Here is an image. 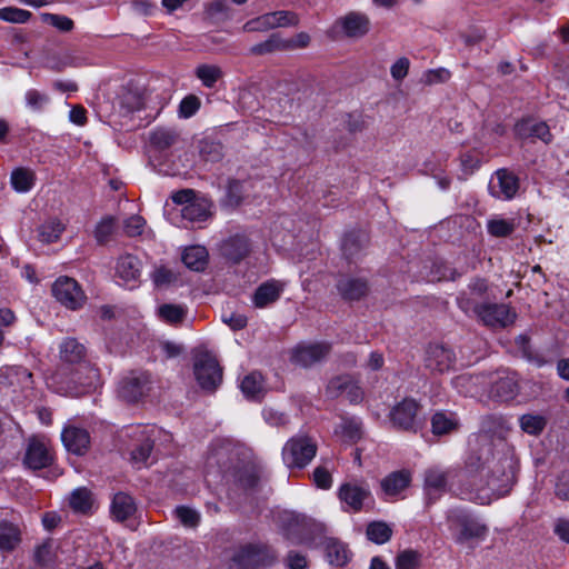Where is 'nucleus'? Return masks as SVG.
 I'll return each mask as SVG.
<instances>
[{
    "label": "nucleus",
    "mask_w": 569,
    "mask_h": 569,
    "mask_svg": "<svg viewBox=\"0 0 569 569\" xmlns=\"http://www.w3.org/2000/svg\"><path fill=\"white\" fill-rule=\"evenodd\" d=\"M517 228L513 219L495 218L487 223L489 234L496 238H505L510 236Z\"/></svg>",
    "instance_id": "nucleus-44"
},
{
    "label": "nucleus",
    "mask_w": 569,
    "mask_h": 569,
    "mask_svg": "<svg viewBox=\"0 0 569 569\" xmlns=\"http://www.w3.org/2000/svg\"><path fill=\"white\" fill-rule=\"evenodd\" d=\"M477 320L490 329H503L516 321V311L507 303L488 302L475 315Z\"/></svg>",
    "instance_id": "nucleus-10"
},
{
    "label": "nucleus",
    "mask_w": 569,
    "mask_h": 569,
    "mask_svg": "<svg viewBox=\"0 0 569 569\" xmlns=\"http://www.w3.org/2000/svg\"><path fill=\"white\" fill-rule=\"evenodd\" d=\"M240 388L247 398L259 399L264 392L262 375L257 371L248 373L241 380Z\"/></svg>",
    "instance_id": "nucleus-34"
},
{
    "label": "nucleus",
    "mask_w": 569,
    "mask_h": 569,
    "mask_svg": "<svg viewBox=\"0 0 569 569\" xmlns=\"http://www.w3.org/2000/svg\"><path fill=\"white\" fill-rule=\"evenodd\" d=\"M244 198L243 182L237 179H229L223 204L229 208L239 207Z\"/></svg>",
    "instance_id": "nucleus-43"
},
{
    "label": "nucleus",
    "mask_w": 569,
    "mask_h": 569,
    "mask_svg": "<svg viewBox=\"0 0 569 569\" xmlns=\"http://www.w3.org/2000/svg\"><path fill=\"white\" fill-rule=\"evenodd\" d=\"M480 428L487 435H500L506 429V421L501 416L487 415L482 417Z\"/></svg>",
    "instance_id": "nucleus-55"
},
{
    "label": "nucleus",
    "mask_w": 569,
    "mask_h": 569,
    "mask_svg": "<svg viewBox=\"0 0 569 569\" xmlns=\"http://www.w3.org/2000/svg\"><path fill=\"white\" fill-rule=\"evenodd\" d=\"M299 16L296 12L279 10L247 21L242 29L246 32H266L276 28L296 27L299 24Z\"/></svg>",
    "instance_id": "nucleus-8"
},
{
    "label": "nucleus",
    "mask_w": 569,
    "mask_h": 569,
    "mask_svg": "<svg viewBox=\"0 0 569 569\" xmlns=\"http://www.w3.org/2000/svg\"><path fill=\"white\" fill-rule=\"evenodd\" d=\"M366 535L370 541L382 545L391 539L392 529L383 521H372L367 526Z\"/></svg>",
    "instance_id": "nucleus-39"
},
{
    "label": "nucleus",
    "mask_w": 569,
    "mask_h": 569,
    "mask_svg": "<svg viewBox=\"0 0 569 569\" xmlns=\"http://www.w3.org/2000/svg\"><path fill=\"white\" fill-rule=\"evenodd\" d=\"M117 273L126 281L138 279L140 276L139 259L130 253L121 256L117 263Z\"/></svg>",
    "instance_id": "nucleus-33"
},
{
    "label": "nucleus",
    "mask_w": 569,
    "mask_h": 569,
    "mask_svg": "<svg viewBox=\"0 0 569 569\" xmlns=\"http://www.w3.org/2000/svg\"><path fill=\"white\" fill-rule=\"evenodd\" d=\"M86 347L74 338H67L60 346V358L67 366H79L86 362Z\"/></svg>",
    "instance_id": "nucleus-28"
},
{
    "label": "nucleus",
    "mask_w": 569,
    "mask_h": 569,
    "mask_svg": "<svg viewBox=\"0 0 569 569\" xmlns=\"http://www.w3.org/2000/svg\"><path fill=\"white\" fill-rule=\"evenodd\" d=\"M200 108V100L196 96H187L179 106V114L182 118L192 117Z\"/></svg>",
    "instance_id": "nucleus-61"
},
{
    "label": "nucleus",
    "mask_w": 569,
    "mask_h": 569,
    "mask_svg": "<svg viewBox=\"0 0 569 569\" xmlns=\"http://www.w3.org/2000/svg\"><path fill=\"white\" fill-rule=\"evenodd\" d=\"M52 382L57 392L70 397H81L97 388L99 372L89 362L74 367L62 366L52 376Z\"/></svg>",
    "instance_id": "nucleus-1"
},
{
    "label": "nucleus",
    "mask_w": 569,
    "mask_h": 569,
    "mask_svg": "<svg viewBox=\"0 0 569 569\" xmlns=\"http://www.w3.org/2000/svg\"><path fill=\"white\" fill-rule=\"evenodd\" d=\"M331 349V343L326 341L299 345L292 351L291 361L297 366L309 368L326 359Z\"/></svg>",
    "instance_id": "nucleus-13"
},
{
    "label": "nucleus",
    "mask_w": 569,
    "mask_h": 569,
    "mask_svg": "<svg viewBox=\"0 0 569 569\" xmlns=\"http://www.w3.org/2000/svg\"><path fill=\"white\" fill-rule=\"evenodd\" d=\"M410 482L411 473L408 470H399L385 477L380 486L386 496L395 497L407 489Z\"/></svg>",
    "instance_id": "nucleus-27"
},
{
    "label": "nucleus",
    "mask_w": 569,
    "mask_h": 569,
    "mask_svg": "<svg viewBox=\"0 0 569 569\" xmlns=\"http://www.w3.org/2000/svg\"><path fill=\"white\" fill-rule=\"evenodd\" d=\"M340 297L346 301H358L370 290L368 280L362 277L341 276L336 284Z\"/></svg>",
    "instance_id": "nucleus-17"
},
{
    "label": "nucleus",
    "mask_w": 569,
    "mask_h": 569,
    "mask_svg": "<svg viewBox=\"0 0 569 569\" xmlns=\"http://www.w3.org/2000/svg\"><path fill=\"white\" fill-rule=\"evenodd\" d=\"M26 101L32 110L39 111L49 102V97L38 90L31 89L26 93Z\"/></svg>",
    "instance_id": "nucleus-63"
},
{
    "label": "nucleus",
    "mask_w": 569,
    "mask_h": 569,
    "mask_svg": "<svg viewBox=\"0 0 569 569\" xmlns=\"http://www.w3.org/2000/svg\"><path fill=\"white\" fill-rule=\"evenodd\" d=\"M179 274L174 270L159 266L151 273V279L157 288H166L178 281Z\"/></svg>",
    "instance_id": "nucleus-51"
},
{
    "label": "nucleus",
    "mask_w": 569,
    "mask_h": 569,
    "mask_svg": "<svg viewBox=\"0 0 569 569\" xmlns=\"http://www.w3.org/2000/svg\"><path fill=\"white\" fill-rule=\"evenodd\" d=\"M36 182V173L28 168H17L11 173V184L18 192H28Z\"/></svg>",
    "instance_id": "nucleus-38"
},
{
    "label": "nucleus",
    "mask_w": 569,
    "mask_h": 569,
    "mask_svg": "<svg viewBox=\"0 0 569 569\" xmlns=\"http://www.w3.org/2000/svg\"><path fill=\"white\" fill-rule=\"evenodd\" d=\"M146 226V220L139 216L133 214L123 221V231L128 237L140 236Z\"/></svg>",
    "instance_id": "nucleus-60"
},
{
    "label": "nucleus",
    "mask_w": 569,
    "mask_h": 569,
    "mask_svg": "<svg viewBox=\"0 0 569 569\" xmlns=\"http://www.w3.org/2000/svg\"><path fill=\"white\" fill-rule=\"evenodd\" d=\"M137 512V503L129 493L119 491L111 499L110 513L113 520L123 522Z\"/></svg>",
    "instance_id": "nucleus-24"
},
{
    "label": "nucleus",
    "mask_w": 569,
    "mask_h": 569,
    "mask_svg": "<svg viewBox=\"0 0 569 569\" xmlns=\"http://www.w3.org/2000/svg\"><path fill=\"white\" fill-rule=\"evenodd\" d=\"M52 296L64 308L76 311L87 302V296L78 281L68 276H60L51 287Z\"/></svg>",
    "instance_id": "nucleus-6"
},
{
    "label": "nucleus",
    "mask_w": 569,
    "mask_h": 569,
    "mask_svg": "<svg viewBox=\"0 0 569 569\" xmlns=\"http://www.w3.org/2000/svg\"><path fill=\"white\" fill-rule=\"evenodd\" d=\"M212 202L206 197H196L187 207H182L181 217L190 222H202L210 216Z\"/></svg>",
    "instance_id": "nucleus-26"
},
{
    "label": "nucleus",
    "mask_w": 569,
    "mask_h": 569,
    "mask_svg": "<svg viewBox=\"0 0 569 569\" xmlns=\"http://www.w3.org/2000/svg\"><path fill=\"white\" fill-rule=\"evenodd\" d=\"M515 133L519 139L537 138L545 143H550L552 134L548 124L543 121L522 119L515 126Z\"/></svg>",
    "instance_id": "nucleus-22"
},
{
    "label": "nucleus",
    "mask_w": 569,
    "mask_h": 569,
    "mask_svg": "<svg viewBox=\"0 0 569 569\" xmlns=\"http://www.w3.org/2000/svg\"><path fill=\"white\" fill-rule=\"evenodd\" d=\"M187 309L180 305L164 303L158 308V316L170 325H178L183 321Z\"/></svg>",
    "instance_id": "nucleus-45"
},
{
    "label": "nucleus",
    "mask_w": 569,
    "mask_h": 569,
    "mask_svg": "<svg viewBox=\"0 0 569 569\" xmlns=\"http://www.w3.org/2000/svg\"><path fill=\"white\" fill-rule=\"evenodd\" d=\"M249 51L252 56H266L278 51H287L284 38L278 32L271 33L267 40L252 46Z\"/></svg>",
    "instance_id": "nucleus-35"
},
{
    "label": "nucleus",
    "mask_w": 569,
    "mask_h": 569,
    "mask_svg": "<svg viewBox=\"0 0 569 569\" xmlns=\"http://www.w3.org/2000/svg\"><path fill=\"white\" fill-rule=\"evenodd\" d=\"M419 403L411 398H406L397 403L390 411V421L393 428L416 433L420 428L418 419Z\"/></svg>",
    "instance_id": "nucleus-12"
},
{
    "label": "nucleus",
    "mask_w": 569,
    "mask_h": 569,
    "mask_svg": "<svg viewBox=\"0 0 569 569\" xmlns=\"http://www.w3.org/2000/svg\"><path fill=\"white\" fill-rule=\"evenodd\" d=\"M283 290V284L277 280L261 283L254 291L253 303L257 308H264L276 302Z\"/></svg>",
    "instance_id": "nucleus-25"
},
{
    "label": "nucleus",
    "mask_w": 569,
    "mask_h": 569,
    "mask_svg": "<svg viewBox=\"0 0 569 569\" xmlns=\"http://www.w3.org/2000/svg\"><path fill=\"white\" fill-rule=\"evenodd\" d=\"M64 231V224L58 219H50L41 224L39 229V239L43 243H53L58 241Z\"/></svg>",
    "instance_id": "nucleus-41"
},
{
    "label": "nucleus",
    "mask_w": 569,
    "mask_h": 569,
    "mask_svg": "<svg viewBox=\"0 0 569 569\" xmlns=\"http://www.w3.org/2000/svg\"><path fill=\"white\" fill-rule=\"evenodd\" d=\"M489 286L485 279L476 278L468 284L467 290L462 291L457 299L459 308L466 315L475 316L483 305L489 301Z\"/></svg>",
    "instance_id": "nucleus-11"
},
{
    "label": "nucleus",
    "mask_w": 569,
    "mask_h": 569,
    "mask_svg": "<svg viewBox=\"0 0 569 569\" xmlns=\"http://www.w3.org/2000/svg\"><path fill=\"white\" fill-rule=\"evenodd\" d=\"M449 520L459 528V535L457 536V542L459 543L471 539H483L488 532L486 525L465 513H453L449 516Z\"/></svg>",
    "instance_id": "nucleus-14"
},
{
    "label": "nucleus",
    "mask_w": 569,
    "mask_h": 569,
    "mask_svg": "<svg viewBox=\"0 0 569 569\" xmlns=\"http://www.w3.org/2000/svg\"><path fill=\"white\" fill-rule=\"evenodd\" d=\"M547 425V419L541 415H522L520 417L521 429L529 435H540Z\"/></svg>",
    "instance_id": "nucleus-48"
},
{
    "label": "nucleus",
    "mask_w": 569,
    "mask_h": 569,
    "mask_svg": "<svg viewBox=\"0 0 569 569\" xmlns=\"http://www.w3.org/2000/svg\"><path fill=\"white\" fill-rule=\"evenodd\" d=\"M479 382V376L460 375L453 379V386L465 396H475L478 392Z\"/></svg>",
    "instance_id": "nucleus-53"
},
{
    "label": "nucleus",
    "mask_w": 569,
    "mask_h": 569,
    "mask_svg": "<svg viewBox=\"0 0 569 569\" xmlns=\"http://www.w3.org/2000/svg\"><path fill=\"white\" fill-rule=\"evenodd\" d=\"M41 19L43 22L51 24L52 27L57 28L60 31L69 32L73 29L74 23L73 21L66 17L54 13H42Z\"/></svg>",
    "instance_id": "nucleus-57"
},
{
    "label": "nucleus",
    "mask_w": 569,
    "mask_h": 569,
    "mask_svg": "<svg viewBox=\"0 0 569 569\" xmlns=\"http://www.w3.org/2000/svg\"><path fill=\"white\" fill-rule=\"evenodd\" d=\"M32 13L17 7H4L0 9V20L11 23H26L30 20Z\"/></svg>",
    "instance_id": "nucleus-54"
},
{
    "label": "nucleus",
    "mask_w": 569,
    "mask_h": 569,
    "mask_svg": "<svg viewBox=\"0 0 569 569\" xmlns=\"http://www.w3.org/2000/svg\"><path fill=\"white\" fill-rule=\"evenodd\" d=\"M199 152L206 161H217L221 158V146L212 141L201 140Z\"/></svg>",
    "instance_id": "nucleus-59"
},
{
    "label": "nucleus",
    "mask_w": 569,
    "mask_h": 569,
    "mask_svg": "<svg viewBox=\"0 0 569 569\" xmlns=\"http://www.w3.org/2000/svg\"><path fill=\"white\" fill-rule=\"evenodd\" d=\"M366 243L367 237L363 233H348L342 242L343 254L348 259H351L366 246Z\"/></svg>",
    "instance_id": "nucleus-46"
},
{
    "label": "nucleus",
    "mask_w": 569,
    "mask_h": 569,
    "mask_svg": "<svg viewBox=\"0 0 569 569\" xmlns=\"http://www.w3.org/2000/svg\"><path fill=\"white\" fill-rule=\"evenodd\" d=\"M141 436V442L131 451V459L136 463H146L153 449V440L150 435L143 430Z\"/></svg>",
    "instance_id": "nucleus-49"
},
{
    "label": "nucleus",
    "mask_w": 569,
    "mask_h": 569,
    "mask_svg": "<svg viewBox=\"0 0 569 569\" xmlns=\"http://www.w3.org/2000/svg\"><path fill=\"white\" fill-rule=\"evenodd\" d=\"M54 558V541L52 539H47L34 550V561L41 567L53 563Z\"/></svg>",
    "instance_id": "nucleus-52"
},
{
    "label": "nucleus",
    "mask_w": 569,
    "mask_h": 569,
    "mask_svg": "<svg viewBox=\"0 0 569 569\" xmlns=\"http://www.w3.org/2000/svg\"><path fill=\"white\" fill-rule=\"evenodd\" d=\"M316 453V441L308 436L299 435L286 442L282 449V460L290 469H302L310 463Z\"/></svg>",
    "instance_id": "nucleus-5"
},
{
    "label": "nucleus",
    "mask_w": 569,
    "mask_h": 569,
    "mask_svg": "<svg viewBox=\"0 0 569 569\" xmlns=\"http://www.w3.org/2000/svg\"><path fill=\"white\" fill-rule=\"evenodd\" d=\"M180 138V133L174 128L159 127L149 133L151 147L159 151L167 150L174 146Z\"/></svg>",
    "instance_id": "nucleus-30"
},
{
    "label": "nucleus",
    "mask_w": 569,
    "mask_h": 569,
    "mask_svg": "<svg viewBox=\"0 0 569 569\" xmlns=\"http://www.w3.org/2000/svg\"><path fill=\"white\" fill-rule=\"evenodd\" d=\"M447 487V473L440 470L430 469L426 472L425 490L428 503L435 502L445 491Z\"/></svg>",
    "instance_id": "nucleus-29"
},
{
    "label": "nucleus",
    "mask_w": 569,
    "mask_h": 569,
    "mask_svg": "<svg viewBox=\"0 0 569 569\" xmlns=\"http://www.w3.org/2000/svg\"><path fill=\"white\" fill-rule=\"evenodd\" d=\"M519 189L518 177L508 169H499L489 184L490 193L496 198L512 199Z\"/></svg>",
    "instance_id": "nucleus-15"
},
{
    "label": "nucleus",
    "mask_w": 569,
    "mask_h": 569,
    "mask_svg": "<svg viewBox=\"0 0 569 569\" xmlns=\"http://www.w3.org/2000/svg\"><path fill=\"white\" fill-rule=\"evenodd\" d=\"M232 559L240 569H258L272 565L277 559V555L267 545L249 543L242 546Z\"/></svg>",
    "instance_id": "nucleus-7"
},
{
    "label": "nucleus",
    "mask_w": 569,
    "mask_h": 569,
    "mask_svg": "<svg viewBox=\"0 0 569 569\" xmlns=\"http://www.w3.org/2000/svg\"><path fill=\"white\" fill-rule=\"evenodd\" d=\"M53 460L52 452L48 446L38 440L31 439L26 449L23 463L32 470L47 468Z\"/></svg>",
    "instance_id": "nucleus-19"
},
{
    "label": "nucleus",
    "mask_w": 569,
    "mask_h": 569,
    "mask_svg": "<svg viewBox=\"0 0 569 569\" xmlns=\"http://www.w3.org/2000/svg\"><path fill=\"white\" fill-rule=\"evenodd\" d=\"M21 542V531L18 526L0 521V551L12 552Z\"/></svg>",
    "instance_id": "nucleus-31"
},
{
    "label": "nucleus",
    "mask_w": 569,
    "mask_h": 569,
    "mask_svg": "<svg viewBox=\"0 0 569 569\" xmlns=\"http://www.w3.org/2000/svg\"><path fill=\"white\" fill-rule=\"evenodd\" d=\"M480 461L478 469L481 476L487 477L486 486L490 491V496L496 498L508 493L515 482V469L510 457L502 455L498 458L487 457L485 461Z\"/></svg>",
    "instance_id": "nucleus-2"
},
{
    "label": "nucleus",
    "mask_w": 569,
    "mask_h": 569,
    "mask_svg": "<svg viewBox=\"0 0 569 569\" xmlns=\"http://www.w3.org/2000/svg\"><path fill=\"white\" fill-rule=\"evenodd\" d=\"M193 372L197 382L206 391H214L222 382V368L217 358L207 350L194 355Z\"/></svg>",
    "instance_id": "nucleus-3"
},
{
    "label": "nucleus",
    "mask_w": 569,
    "mask_h": 569,
    "mask_svg": "<svg viewBox=\"0 0 569 569\" xmlns=\"http://www.w3.org/2000/svg\"><path fill=\"white\" fill-rule=\"evenodd\" d=\"M234 479L243 489H253L259 482V473L253 465H243L234 471Z\"/></svg>",
    "instance_id": "nucleus-42"
},
{
    "label": "nucleus",
    "mask_w": 569,
    "mask_h": 569,
    "mask_svg": "<svg viewBox=\"0 0 569 569\" xmlns=\"http://www.w3.org/2000/svg\"><path fill=\"white\" fill-rule=\"evenodd\" d=\"M396 569H419L421 566V553L417 550L406 549L396 557Z\"/></svg>",
    "instance_id": "nucleus-50"
},
{
    "label": "nucleus",
    "mask_w": 569,
    "mask_h": 569,
    "mask_svg": "<svg viewBox=\"0 0 569 569\" xmlns=\"http://www.w3.org/2000/svg\"><path fill=\"white\" fill-rule=\"evenodd\" d=\"M117 219L112 216L103 217L94 229V238L99 244H106L113 234Z\"/></svg>",
    "instance_id": "nucleus-47"
},
{
    "label": "nucleus",
    "mask_w": 569,
    "mask_h": 569,
    "mask_svg": "<svg viewBox=\"0 0 569 569\" xmlns=\"http://www.w3.org/2000/svg\"><path fill=\"white\" fill-rule=\"evenodd\" d=\"M351 380L352 379L349 376H338L332 378L327 386V395L330 398H338L345 395Z\"/></svg>",
    "instance_id": "nucleus-58"
},
{
    "label": "nucleus",
    "mask_w": 569,
    "mask_h": 569,
    "mask_svg": "<svg viewBox=\"0 0 569 569\" xmlns=\"http://www.w3.org/2000/svg\"><path fill=\"white\" fill-rule=\"evenodd\" d=\"M197 78L207 88H213L214 84L223 77V71L216 64H200L194 71Z\"/></svg>",
    "instance_id": "nucleus-40"
},
{
    "label": "nucleus",
    "mask_w": 569,
    "mask_h": 569,
    "mask_svg": "<svg viewBox=\"0 0 569 569\" xmlns=\"http://www.w3.org/2000/svg\"><path fill=\"white\" fill-rule=\"evenodd\" d=\"M370 19L367 14L358 11H351L338 18L327 31L331 40L360 39L370 30Z\"/></svg>",
    "instance_id": "nucleus-4"
},
{
    "label": "nucleus",
    "mask_w": 569,
    "mask_h": 569,
    "mask_svg": "<svg viewBox=\"0 0 569 569\" xmlns=\"http://www.w3.org/2000/svg\"><path fill=\"white\" fill-rule=\"evenodd\" d=\"M311 37L309 33L301 31L289 39H284L286 50L293 51L305 49L310 46Z\"/></svg>",
    "instance_id": "nucleus-62"
},
{
    "label": "nucleus",
    "mask_w": 569,
    "mask_h": 569,
    "mask_svg": "<svg viewBox=\"0 0 569 569\" xmlns=\"http://www.w3.org/2000/svg\"><path fill=\"white\" fill-rule=\"evenodd\" d=\"M61 437L67 450L74 455L82 456L90 447V436L86 429L69 426L63 429Z\"/></svg>",
    "instance_id": "nucleus-23"
},
{
    "label": "nucleus",
    "mask_w": 569,
    "mask_h": 569,
    "mask_svg": "<svg viewBox=\"0 0 569 569\" xmlns=\"http://www.w3.org/2000/svg\"><path fill=\"white\" fill-rule=\"evenodd\" d=\"M251 243L247 236L234 234L220 244V252L223 258L232 263H239L249 256Z\"/></svg>",
    "instance_id": "nucleus-20"
},
{
    "label": "nucleus",
    "mask_w": 569,
    "mask_h": 569,
    "mask_svg": "<svg viewBox=\"0 0 569 569\" xmlns=\"http://www.w3.org/2000/svg\"><path fill=\"white\" fill-rule=\"evenodd\" d=\"M152 378L147 371H132L119 385V396L129 403H134L149 395L152 389Z\"/></svg>",
    "instance_id": "nucleus-9"
},
{
    "label": "nucleus",
    "mask_w": 569,
    "mask_h": 569,
    "mask_svg": "<svg viewBox=\"0 0 569 569\" xmlns=\"http://www.w3.org/2000/svg\"><path fill=\"white\" fill-rule=\"evenodd\" d=\"M181 260L187 268L202 271L208 263V251L202 246H191L184 249Z\"/></svg>",
    "instance_id": "nucleus-32"
},
{
    "label": "nucleus",
    "mask_w": 569,
    "mask_h": 569,
    "mask_svg": "<svg viewBox=\"0 0 569 569\" xmlns=\"http://www.w3.org/2000/svg\"><path fill=\"white\" fill-rule=\"evenodd\" d=\"M174 515L179 521L187 528H197L200 523V513L186 506H179L174 509Z\"/></svg>",
    "instance_id": "nucleus-56"
},
{
    "label": "nucleus",
    "mask_w": 569,
    "mask_h": 569,
    "mask_svg": "<svg viewBox=\"0 0 569 569\" xmlns=\"http://www.w3.org/2000/svg\"><path fill=\"white\" fill-rule=\"evenodd\" d=\"M519 392L518 377L515 372L502 371L492 380L490 396L501 401L512 400Z\"/></svg>",
    "instance_id": "nucleus-18"
},
{
    "label": "nucleus",
    "mask_w": 569,
    "mask_h": 569,
    "mask_svg": "<svg viewBox=\"0 0 569 569\" xmlns=\"http://www.w3.org/2000/svg\"><path fill=\"white\" fill-rule=\"evenodd\" d=\"M71 509L76 512L87 515L91 511L93 506V498L90 490L87 488L76 489L69 499Z\"/></svg>",
    "instance_id": "nucleus-36"
},
{
    "label": "nucleus",
    "mask_w": 569,
    "mask_h": 569,
    "mask_svg": "<svg viewBox=\"0 0 569 569\" xmlns=\"http://www.w3.org/2000/svg\"><path fill=\"white\" fill-rule=\"evenodd\" d=\"M370 496L371 493L367 486L355 482L342 483L338 491V497L346 505V510L353 512H359Z\"/></svg>",
    "instance_id": "nucleus-16"
},
{
    "label": "nucleus",
    "mask_w": 569,
    "mask_h": 569,
    "mask_svg": "<svg viewBox=\"0 0 569 569\" xmlns=\"http://www.w3.org/2000/svg\"><path fill=\"white\" fill-rule=\"evenodd\" d=\"M425 362L430 371L442 373L453 366L455 355L442 345H430L427 349Z\"/></svg>",
    "instance_id": "nucleus-21"
},
{
    "label": "nucleus",
    "mask_w": 569,
    "mask_h": 569,
    "mask_svg": "<svg viewBox=\"0 0 569 569\" xmlns=\"http://www.w3.org/2000/svg\"><path fill=\"white\" fill-rule=\"evenodd\" d=\"M458 426V420L451 413L436 412L431 418V429L436 436L448 435L457 430Z\"/></svg>",
    "instance_id": "nucleus-37"
},
{
    "label": "nucleus",
    "mask_w": 569,
    "mask_h": 569,
    "mask_svg": "<svg viewBox=\"0 0 569 569\" xmlns=\"http://www.w3.org/2000/svg\"><path fill=\"white\" fill-rule=\"evenodd\" d=\"M410 60L407 57L399 58L390 68L393 80L402 81L409 72Z\"/></svg>",
    "instance_id": "nucleus-64"
}]
</instances>
